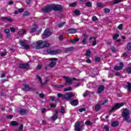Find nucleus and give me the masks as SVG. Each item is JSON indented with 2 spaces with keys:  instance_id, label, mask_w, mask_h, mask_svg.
Here are the masks:
<instances>
[{
  "instance_id": "1",
  "label": "nucleus",
  "mask_w": 131,
  "mask_h": 131,
  "mask_svg": "<svg viewBox=\"0 0 131 131\" xmlns=\"http://www.w3.org/2000/svg\"><path fill=\"white\" fill-rule=\"evenodd\" d=\"M130 115V111L128 108H123V112H122V116L123 120L126 122H131V119L129 117Z\"/></svg>"
},
{
  "instance_id": "2",
  "label": "nucleus",
  "mask_w": 131,
  "mask_h": 131,
  "mask_svg": "<svg viewBox=\"0 0 131 131\" xmlns=\"http://www.w3.org/2000/svg\"><path fill=\"white\" fill-rule=\"evenodd\" d=\"M57 97H58V98H62L63 100H70L74 97V94L73 93H67L64 95L61 93H58Z\"/></svg>"
},
{
  "instance_id": "3",
  "label": "nucleus",
  "mask_w": 131,
  "mask_h": 131,
  "mask_svg": "<svg viewBox=\"0 0 131 131\" xmlns=\"http://www.w3.org/2000/svg\"><path fill=\"white\" fill-rule=\"evenodd\" d=\"M51 9L54 12H61L63 11V7L60 5L53 4L51 5Z\"/></svg>"
},
{
  "instance_id": "4",
  "label": "nucleus",
  "mask_w": 131,
  "mask_h": 131,
  "mask_svg": "<svg viewBox=\"0 0 131 131\" xmlns=\"http://www.w3.org/2000/svg\"><path fill=\"white\" fill-rule=\"evenodd\" d=\"M125 104V103L124 102L116 103L112 110H110V112H113L114 110H118V109H119V108L122 107V106H124Z\"/></svg>"
},
{
  "instance_id": "5",
  "label": "nucleus",
  "mask_w": 131,
  "mask_h": 131,
  "mask_svg": "<svg viewBox=\"0 0 131 131\" xmlns=\"http://www.w3.org/2000/svg\"><path fill=\"white\" fill-rule=\"evenodd\" d=\"M62 78L66 79L65 85H69L70 84H72V83H73L72 78H69L66 76H62Z\"/></svg>"
},
{
  "instance_id": "6",
  "label": "nucleus",
  "mask_w": 131,
  "mask_h": 131,
  "mask_svg": "<svg viewBox=\"0 0 131 131\" xmlns=\"http://www.w3.org/2000/svg\"><path fill=\"white\" fill-rule=\"evenodd\" d=\"M47 52L48 54H50V55H58V54H60L61 53V50L57 49L55 51H53L51 49H47Z\"/></svg>"
},
{
  "instance_id": "7",
  "label": "nucleus",
  "mask_w": 131,
  "mask_h": 131,
  "mask_svg": "<svg viewBox=\"0 0 131 131\" xmlns=\"http://www.w3.org/2000/svg\"><path fill=\"white\" fill-rule=\"evenodd\" d=\"M19 42V44L21 46V47L25 48L26 50H29V45L27 44L25 40H20Z\"/></svg>"
},
{
  "instance_id": "8",
  "label": "nucleus",
  "mask_w": 131,
  "mask_h": 131,
  "mask_svg": "<svg viewBox=\"0 0 131 131\" xmlns=\"http://www.w3.org/2000/svg\"><path fill=\"white\" fill-rule=\"evenodd\" d=\"M41 11L43 12V13H50L51 11H52V5L49 6H46L45 8H41Z\"/></svg>"
},
{
  "instance_id": "9",
  "label": "nucleus",
  "mask_w": 131,
  "mask_h": 131,
  "mask_svg": "<svg viewBox=\"0 0 131 131\" xmlns=\"http://www.w3.org/2000/svg\"><path fill=\"white\" fill-rule=\"evenodd\" d=\"M29 67L30 66L28 62L26 63H20L19 64V68H20V69H28Z\"/></svg>"
},
{
  "instance_id": "10",
  "label": "nucleus",
  "mask_w": 131,
  "mask_h": 131,
  "mask_svg": "<svg viewBox=\"0 0 131 131\" xmlns=\"http://www.w3.org/2000/svg\"><path fill=\"white\" fill-rule=\"evenodd\" d=\"M81 128H82V126L80 125V122H76V126L75 127V130L80 131L81 130Z\"/></svg>"
},
{
  "instance_id": "11",
  "label": "nucleus",
  "mask_w": 131,
  "mask_h": 131,
  "mask_svg": "<svg viewBox=\"0 0 131 131\" xmlns=\"http://www.w3.org/2000/svg\"><path fill=\"white\" fill-rule=\"evenodd\" d=\"M105 90V86L104 85H101L97 89V94H102Z\"/></svg>"
},
{
  "instance_id": "12",
  "label": "nucleus",
  "mask_w": 131,
  "mask_h": 131,
  "mask_svg": "<svg viewBox=\"0 0 131 131\" xmlns=\"http://www.w3.org/2000/svg\"><path fill=\"white\" fill-rule=\"evenodd\" d=\"M119 65L120 66H115L114 67V69L115 70H117V71H119V70H122V69L123 68V67L124 66V65L123 64V62H120L119 63Z\"/></svg>"
},
{
  "instance_id": "13",
  "label": "nucleus",
  "mask_w": 131,
  "mask_h": 131,
  "mask_svg": "<svg viewBox=\"0 0 131 131\" xmlns=\"http://www.w3.org/2000/svg\"><path fill=\"white\" fill-rule=\"evenodd\" d=\"M89 37V35L85 34L83 36V40H82V44L83 45H86L88 43V42L86 40H88V38Z\"/></svg>"
},
{
  "instance_id": "14",
  "label": "nucleus",
  "mask_w": 131,
  "mask_h": 131,
  "mask_svg": "<svg viewBox=\"0 0 131 131\" xmlns=\"http://www.w3.org/2000/svg\"><path fill=\"white\" fill-rule=\"evenodd\" d=\"M78 100L77 99H74L73 100L71 101L70 104L72 105V106H77L78 105Z\"/></svg>"
},
{
  "instance_id": "15",
  "label": "nucleus",
  "mask_w": 131,
  "mask_h": 131,
  "mask_svg": "<svg viewBox=\"0 0 131 131\" xmlns=\"http://www.w3.org/2000/svg\"><path fill=\"white\" fill-rule=\"evenodd\" d=\"M43 35H44V36H51V31L48 29L45 30L43 32Z\"/></svg>"
},
{
  "instance_id": "16",
  "label": "nucleus",
  "mask_w": 131,
  "mask_h": 131,
  "mask_svg": "<svg viewBox=\"0 0 131 131\" xmlns=\"http://www.w3.org/2000/svg\"><path fill=\"white\" fill-rule=\"evenodd\" d=\"M2 21H5V20H8V22H13V19L12 18H8L6 16H2L1 18Z\"/></svg>"
},
{
  "instance_id": "17",
  "label": "nucleus",
  "mask_w": 131,
  "mask_h": 131,
  "mask_svg": "<svg viewBox=\"0 0 131 131\" xmlns=\"http://www.w3.org/2000/svg\"><path fill=\"white\" fill-rule=\"evenodd\" d=\"M28 112V110L25 109H21L19 111V114L21 115H25L26 114H27Z\"/></svg>"
},
{
  "instance_id": "18",
  "label": "nucleus",
  "mask_w": 131,
  "mask_h": 131,
  "mask_svg": "<svg viewBox=\"0 0 131 131\" xmlns=\"http://www.w3.org/2000/svg\"><path fill=\"white\" fill-rule=\"evenodd\" d=\"M123 88L124 89H127L129 92H131V83L129 82L127 83V85H124Z\"/></svg>"
},
{
  "instance_id": "19",
  "label": "nucleus",
  "mask_w": 131,
  "mask_h": 131,
  "mask_svg": "<svg viewBox=\"0 0 131 131\" xmlns=\"http://www.w3.org/2000/svg\"><path fill=\"white\" fill-rule=\"evenodd\" d=\"M68 32L70 34H73L76 33V30L75 29H69L68 30Z\"/></svg>"
},
{
  "instance_id": "20",
  "label": "nucleus",
  "mask_w": 131,
  "mask_h": 131,
  "mask_svg": "<svg viewBox=\"0 0 131 131\" xmlns=\"http://www.w3.org/2000/svg\"><path fill=\"white\" fill-rule=\"evenodd\" d=\"M36 49H37V50L41 49V42L40 41V40H39L37 42Z\"/></svg>"
},
{
  "instance_id": "21",
  "label": "nucleus",
  "mask_w": 131,
  "mask_h": 131,
  "mask_svg": "<svg viewBox=\"0 0 131 131\" xmlns=\"http://www.w3.org/2000/svg\"><path fill=\"white\" fill-rule=\"evenodd\" d=\"M23 90L25 92H28V91H29L30 90H31L30 86H29V85H28V84H26V85H25L24 88H23Z\"/></svg>"
},
{
  "instance_id": "22",
  "label": "nucleus",
  "mask_w": 131,
  "mask_h": 131,
  "mask_svg": "<svg viewBox=\"0 0 131 131\" xmlns=\"http://www.w3.org/2000/svg\"><path fill=\"white\" fill-rule=\"evenodd\" d=\"M79 41V38H74V39H71L69 41V42H71V43H75L76 42H77Z\"/></svg>"
},
{
  "instance_id": "23",
  "label": "nucleus",
  "mask_w": 131,
  "mask_h": 131,
  "mask_svg": "<svg viewBox=\"0 0 131 131\" xmlns=\"http://www.w3.org/2000/svg\"><path fill=\"white\" fill-rule=\"evenodd\" d=\"M74 50V48L73 47H70L68 48L64 49L65 53H67L68 52H72Z\"/></svg>"
},
{
  "instance_id": "24",
  "label": "nucleus",
  "mask_w": 131,
  "mask_h": 131,
  "mask_svg": "<svg viewBox=\"0 0 131 131\" xmlns=\"http://www.w3.org/2000/svg\"><path fill=\"white\" fill-rule=\"evenodd\" d=\"M4 32L7 34V38H10L11 37V34H10V30L6 29L4 30Z\"/></svg>"
},
{
  "instance_id": "25",
  "label": "nucleus",
  "mask_w": 131,
  "mask_h": 131,
  "mask_svg": "<svg viewBox=\"0 0 131 131\" xmlns=\"http://www.w3.org/2000/svg\"><path fill=\"white\" fill-rule=\"evenodd\" d=\"M92 39H93V41L92 43V46H95L96 45H97V40H96V38H94L93 37H90V40H92Z\"/></svg>"
},
{
  "instance_id": "26",
  "label": "nucleus",
  "mask_w": 131,
  "mask_h": 131,
  "mask_svg": "<svg viewBox=\"0 0 131 131\" xmlns=\"http://www.w3.org/2000/svg\"><path fill=\"white\" fill-rule=\"evenodd\" d=\"M56 63L55 61H51V63L49 64V66L50 68H53L55 67V66H56Z\"/></svg>"
},
{
  "instance_id": "27",
  "label": "nucleus",
  "mask_w": 131,
  "mask_h": 131,
  "mask_svg": "<svg viewBox=\"0 0 131 131\" xmlns=\"http://www.w3.org/2000/svg\"><path fill=\"white\" fill-rule=\"evenodd\" d=\"M91 54H92V52H91V50L88 49L86 51L85 56H86V57H90Z\"/></svg>"
},
{
  "instance_id": "28",
  "label": "nucleus",
  "mask_w": 131,
  "mask_h": 131,
  "mask_svg": "<svg viewBox=\"0 0 131 131\" xmlns=\"http://www.w3.org/2000/svg\"><path fill=\"white\" fill-rule=\"evenodd\" d=\"M74 13L75 14V15H76V16H80V11L78 10H75L74 11Z\"/></svg>"
},
{
  "instance_id": "29",
  "label": "nucleus",
  "mask_w": 131,
  "mask_h": 131,
  "mask_svg": "<svg viewBox=\"0 0 131 131\" xmlns=\"http://www.w3.org/2000/svg\"><path fill=\"white\" fill-rule=\"evenodd\" d=\"M112 126H113L114 127L116 126H118V122L117 121H114L112 122Z\"/></svg>"
},
{
  "instance_id": "30",
  "label": "nucleus",
  "mask_w": 131,
  "mask_h": 131,
  "mask_svg": "<svg viewBox=\"0 0 131 131\" xmlns=\"http://www.w3.org/2000/svg\"><path fill=\"white\" fill-rule=\"evenodd\" d=\"M50 46H51V44L48 42V41H44V48H49Z\"/></svg>"
},
{
  "instance_id": "31",
  "label": "nucleus",
  "mask_w": 131,
  "mask_h": 131,
  "mask_svg": "<svg viewBox=\"0 0 131 131\" xmlns=\"http://www.w3.org/2000/svg\"><path fill=\"white\" fill-rule=\"evenodd\" d=\"M11 124L12 125V126H17L19 123H17L16 121H13L11 122Z\"/></svg>"
},
{
  "instance_id": "32",
  "label": "nucleus",
  "mask_w": 131,
  "mask_h": 131,
  "mask_svg": "<svg viewBox=\"0 0 131 131\" xmlns=\"http://www.w3.org/2000/svg\"><path fill=\"white\" fill-rule=\"evenodd\" d=\"M26 30H25V29H23L21 31H20L18 32V34L19 35L26 34Z\"/></svg>"
},
{
  "instance_id": "33",
  "label": "nucleus",
  "mask_w": 131,
  "mask_h": 131,
  "mask_svg": "<svg viewBox=\"0 0 131 131\" xmlns=\"http://www.w3.org/2000/svg\"><path fill=\"white\" fill-rule=\"evenodd\" d=\"M100 108H101V105L100 104H96L95 105V111H99L100 110Z\"/></svg>"
},
{
  "instance_id": "34",
  "label": "nucleus",
  "mask_w": 131,
  "mask_h": 131,
  "mask_svg": "<svg viewBox=\"0 0 131 131\" xmlns=\"http://www.w3.org/2000/svg\"><path fill=\"white\" fill-rule=\"evenodd\" d=\"M119 37V34H115L113 37V39L114 40H116V39H117V38H118Z\"/></svg>"
},
{
  "instance_id": "35",
  "label": "nucleus",
  "mask_w": 131,
  "mask_h": 131,
  "mask_svg": "<svg viewBox=\"0 0 131 131\" xmlns=\"http://www.w3.org/2000/svg\"><path fill=\"white\" fill-rule=\"evenodd\" d=\"M70 7H72V8H74L77 6V2H74L71 4L69 5Z\"/></svg>"
},
{
  "instance_id": "36",
  "label": "nucleus",
  "mask_w": 131,
  "mask_h": 131,
  "mask_svg": "<svg viewBox=\"0 0 131 131\" xmlns=\"http://www.w3.org/2000/svg\"><path fill=\"white\" fill-rule=\"evenodd\" d=\"M126 48L128 51H131V42L127 43Z\"/></svg>"
},
{
  "instance_id": "37",
  "label": "nucleus",
  "mask_w": 131,
  "mask_h": 131,
  "mask_svg": "<svg viewBox=\"0 0 131 131\" xmlns=\"http://www.w3.org/2000/svg\"><path fill=\"white\" fill-rule=\"evenodd\" d=\"M58 118V115L57 114H54L52 118V120H56V119Z\"/></svg>"
},
{
  "instance_id": "38",
  "label": "nucleus",
  "mask_w": 131,
  "mask_h": 131,
  "mask_svg": "<svg viewBox=\"0 0 131 131\" xmlns=\"http://www.w3.org/2000/svg\"><path fill=\"white\" fill-rule=\"evenodd\" d=\"M123 0H114L113 1V5H115L116 4H119V3L122 2Z\"/></svg>"
},
{
  "instance_id": "39",
  "label": "nucleus",
  "mask_w": 131,
  "mask_h": 131,
  "mask_svg": "<svg viewBox=\"0 0 131 131\" xmlns=\"http://www.w3.org/2000/svg\"><path fill=\"white\" fill-rule=\"evenodd\" d=\"M85 6H86V7L91 8L92 6V3H91V2H88L85 3Z\"/></svg>"
},
{
  "instance_id": "40",
  "label": "nucleus",
  "mask_w": 131,
  "mask_h": 131,
  "mask_svg": "<svg viewBox=\"0 0 131 131\" xmlns=\"http://www.w3.org/2000/svg\"><path fill=\"white\" fill-rule=\"evenodd\" d=\"M48 60L49 61H51L52 62H55V61H58V59L56 58H49Z\"/></svg>"
},
{
  "instance_id": "41",
  "label": "nucleus",
  "mask_w": 131,
  "mask_h": 131,
  "mask_svg": "<svg viewBox=\"0 0 131 131\" xmlns=\"http://www.w3.org/2000/svg\"><path fill=\"white\" fill-rule=\"evenodd\" d=\"M36 31V28H32L30 31V33H33Z\"/></svg>"
},
{
  "instance_id": "42",
  "label": "nucleus",
  "mask_w": 131,
  "mask_h": 131,
  "mask_svg": "<svg viewBox=\"0 0 131 131\" xmlns=\"http://www.w3.org/2000/svg\"><path fill=\"white\" fill-rule=\"evenodd\" d=\"M71 90H72V88L69 86V87L64 88V92H68V91H71Z\"/></svg>"
},
{
  "instance_id": "43",
  "label": "nucleus",
  "mask_w": 131,
  "mask_h": 131,
  "mask_svg": "<svg viewBox=\"0 0 131 131\" xmlns=\"http://www.w3.org/2000/svg\"><path fill=\"white\" fill-rule=\"evenodd\" d=\"M0 55L1 56V57H5V56H7V52H2L0 53Z\"/></svg>"
},
{
  "instance_id": "44",
  "label": "nucleus",
  "mask_w": 131,
  "mask_h": 131,
  "mask_svg": "<svg viewBox=\"0 0 131 131\" xmlns=\"http://www.w3.org/2000/svg\"><path fill=\"white\" fill-rule=\"evenodd\" d=\"M14 116L12 115H7L6 116V118L7 119H13V117Z\"/></svg>"
},
{
  "instance_id": "45",
  "label": "nucleus",
  "mask_w": 131,
  "mask_h": 131,
  "mask_svg": "<svg viewBox=\"0 0 131 131\" xmlns=\"http://www.w3.org/2000/svg\"><path fill=\"white\" fill-rule=\"evenodd\" d=\"M10 31H11V32L14 33V32H15V31H16V29H15V28H14V27H11V28H10Z\"/></svg>"
},
{
  "instance_id": "46",
  "label": "nucleus",
  "mask_w": 131,
  "mask_h": 131,
  "mask_svg": "<svg viewBox=\"0 0 131 131\" xmlns=\"http://www.w3.org/2000/svg\"><path fill=\"white\" fill-rule=\"evenodd\" d=\"M85 124H86V125H92V124H93V123H92V122L90 121H86Z\"/></svg>"
},
{
  "instance_id": "47",
  "label": "nucleus",
  "mask_w": 131,
  "mask_h": 131,
  "mask_svg": "<svg viewBox=\"0 0 131 131\" xmlns=\"http://www.w3.org/2000/svg\"><path fill=\"white\" fill-rule=\"evenodd\" d=\"M37 79H38L39 82H42V79H41V77H40L39 76H36Z\"/></svg>"
},
{
  "instance_id": "48",
  "label": "nucleus",
  "mask_w": 131,
  "mask_h": 131,
  "mask_svg": "<svg viewBox=\"0 0 131 131\" xmlns=\"http://www.w3.org/2000/svg\"><path fill=\"white\" fill-rule=\"evenodd\" d=\"M40 41H41V49H42L43 48H45V41H42L41 40H40Z\"/></svg>"
},
{
  "instance_id": "49",
  "label": "nucleus",
  "mask_w": 131,
  "mask_h": 131,
  "mask_svg": "<svg viewBox=\"0 0 131 131\" xmlns=\"http://www.w3.org/2000/svg\"><path fill=\"white\" fill-rule=\"evenodd\" d=\"M30 15V13L28 11H25L24 12V16H29Z\"/></svg>"
},
{
  "instance_id": "50",
  "label": "nucleus",
  "mask_w": 131,
  "mask_h": 131,
  "mask_svg": "<svg viewBox=\"0 0 131 131\" xmlns=\"http://www.w3.org/2000/svg\"><path fill=\"white\" fill-rule=\"evenodd\" d=\"M90 95V91H86L85 93L83 94V97H86Z\"/></svg>"
},
{
  "instance_id": "51",
  "label": "nucleus",
  "mask_w": 131,
  "mask_h": 131,
  "mask_svg": "<svg viewBox=\"0 0 131 131\" xmlns=\"http://www.w3.org/2000/svg\"><path fill=\"white\" fill-rule=\"evenodd\" d=\"M103 10L104 11V13H110V9L108 8H104Z\"/></svg>"
},
{
  "instance_id": "52",
  "label": "nucleus",
  "mask_w": 131,
  "mask_h": 131,
  "mask_svg": "<svg viewBox=\"0 0 131 131\" xmlns=\"http://www.w3.org/2000/svg\"><path fill=\"white\" fill-rule=\"evenodd\" d=\"M92 21H98V18L96 16H94L92 17Z\"/></svg>"
},
{
  "instance_id": "53",
  "label": "nucleus",
  "mask_w": 131,
  "mask_h": 131,
  "mask_svg": "<svg viewBox=\"0 0 131 131\" xmlns=\"http://www.w3.org/2000/svg\"><path fill=\"white\" fill-rule=\"evenodd\" d=\"M58 38L59 40H61V41L64 40V38H63V35H60L59 37Z\"/></svg>"
},
{
  "instance_id": "54",
  "label": "nucleus",
  "mask_w": 131,
  "mask_h": 131,
  "mask_svg": "<svg viewBox=\"0 0 131 131\" xmlns=\"http://www.w3.org/2000/svg\"><path fill=\"white\" fill-rule=\"evenodd\" d=\"M18 131H23V125L22 124H20V125L19 126Z\"/></svg>"
},
{
  "instance_id": "55",
  "label": "nucleus",
  "mask_w": 131,
  "mask_h": 131,
  "mask_svg": "<svg viewBox=\"0 0 131 131\" xmlns=\"http://www.w3.org/2000/svg\"><path fill=\"white\" fill-rule=\"evenodd\" d=\"M65 24H66L65 22L61 23L58 24V27H62V26H64V25H65Z\"/></svg>"
},
{
  "instance_id": "56",
  "label": "nucleus",
  "mask_w": 131,
  "mask_h": 131,
  "mask_svg": "<svg viewBox=\"0 0 131 131\" xmlns=\"http://www.w3.org/2000/svg\"><path fill=\"white\" fill-rule=\"evenodd\" d=\"M95 61L96 62H100V61H101V58H100V57L95 58Z\"/></svg>"
},
{
  "instance_id": "57",
  "label": "nucleus",
  "mask_w": 131,
  "mask_h": 131,
  "mask_svg": "<svg viewBox=\"0 0 131 131\" xmlns=\"http://www.w3.org/2000/svg\"><path fill=\"white\" fill-rule=\"evenodd\" d=\"M123 26V25L122 24H120L119 26H118V29H119L120 30H122Z\"/></svg>"
},
{
  "instance_id": "58",
  "label": "nucleus",
  "mask_w": 131,
  "mask_h": 131,
  "mask_svg": "<svg viewBox=\"0 0 131 131\" xmlns=\"http://www.w3.org/2000/svg\"><path fill=\"white\" fill-rule=\"evenodd\" d=\"M60 113H62V114H64L65 113V110L64 108H61V109L60 110Z\"/></svg>"
},
{
  "instance_id": "59",
  "label": "nucleus",
  "mask_w": 131,
  "mask_h": 131,
  "mask_svg": "<svg viewBox=\"0 0 131 131\" xmlns=\"http://www.w3.org/2000/svg\"><path fill=\"white\" fill-rule=\"evenodd\" d=\"M103 6H104V5H103V4H102L101 3H97V7H103Z\"/></svg>"
},
{
  "instance_id": "60",
  "label": "nucleus",
  "mask_w": 131,
  "mask_h": 131,
  "mask_svg": "<svg viewBox=\"0 0 131 131\" xmlns=\"http://www.w3.org/2000/svg\"><path fill=\"white\" fill-rule=\"evenodd\" d=\"M39 96L40 98H41L42 99L45 98V94H43V93L39 94Z\"/></svg>"
},
{
  "instance_id": "61",
  "label": "nucleus",
  "mask_w": 131,
  "mask_h": 131,
  "mask_svg": "<svg viewBox=\"0 0 131 131\" xmlns=\"http://www.w3.org/2000/svg\"><path fill=\"white\" fill-rule=\"evenodd\" d=\"M107 102H108V99L104 100L103 103H101V105H105V104H106V103H107Z\"/></svg>"
},
{
  "instance_id": "62",
  "label": "nucleus",
  "mask_w": 131,
  "mask_h": 131,
  "mask_svg": "<svg viewBox=\"0 0 131 131\" xmlns=\"http://www.w3.org/2000/svg\"><path fill=\"white\" fill-rule=\"evenodd\" d=\"M63 86H64V85H63V84H59V85H56V88H58V89L63 88Z\"/></svg>"
},
{
  "instance_id": "63",
  "label": "nucleus",
  "mask_w": 131,
  "mask_h": 131,
  "mask_svg": "<svg viewBox=\"0 0 131 131\" xmlns=\"http://www.w3.org/2000/svg\"><path fill=\"white\" fill-rule=\"evenodd\" d=\"M42 66L41 65H38L36 67L37 70H39V69H41Z\"/></svg>"
},
{
  "instance_id": "64",
  "label": "nucleus",
  "mask_w": 131,
  "mask_h": 131,
  "mask_svg": "<svg viewBox=\"0 0 131 131\" xmlns=\"http://www.w3.org/2000/svg\"><path fill=\"white\" fill-rule=\"evenodd\" d=\"M104 129H105V131H109V127L107 126H104Z\"/></svg>"
}]
</instances>
